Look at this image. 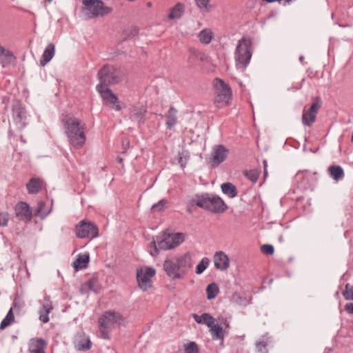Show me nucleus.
Instances as JSON below:
<instances>
[{
    "label": "nucleus",
    "instance_id": "1",
    "mask_svg": "<svg viewBox=\"0 0 353 353\" xmlns=\"http://www.w3.org/2000/svg\"><path fill=\"white\" fill-rule=\"evenodd\" d=\"M61 121L70 147L76 150L82 148L86 141L85 124L78 118L67 114H62Z\"/></svg>",
    "mask_w": 353,
    "mask_h": 353
},
{
    "label": "nucleus",
    "instance_id": "2",
    "mask_svg": "<svg viewBox=\"0 0 353 353\" xmlns=\"http://www.w3.org/2000/svg\"><path fill=\"white\" fill-rule=\"evenodd\" d=\"M163 266L170 279H183L192 266L191 254L185 252L179 256H171L164 261Z\"/></svg>",
    "mask_w": 353,
    "mask_h": 353
},
{
    "label": "nucleus",
    "instance_id": "3",
    "mask_svg": "<svg viewBox=\"0 0 353 353\" xmlns=\"http://www.w3.org/2000/svg\"><path fill=\"white\" fill-rule=\"evenodd\" d=\"M191 202L192 205L215 214L223 213L228 208L227 205L220 196L209 193L196 195Z\"/></svg>",
    "mask_w": 353,
    "mask_h": 353
},
{
    "label": "nucleus",
    "instance_id": "4",
    "mask_svg": "<svg viewBox=\"0 0 353 353\" xmlns=\"http://www.w3.org/2000/svg\"><path fill=\"white\" fill-rule=\"evenodd\" d=\"M252 56V40L248 37L241 38L239 40L234 52L236 68L244 70L249 65Z\"/></svg>",
    "mask_w": 353,
    "mask_h": 353
},
{
    "label": "nucleus",
    "instance_id": "5",
    "mask_svg": "<svg viewBox=\"0 0 353 353\" xmlns=\"http://www.w3.org/2000/svg\"><path fill=\"white\" fill-rule=\"evenodd\" d=\"M100 334L104 339H110V331L115 325H124L125 319L119 312H105L99 319Z\"/></svg>",
    "mask_w": 353,
    "mask_h": 353
},
{
    "label": "nucleus",
    "instance_id": "6",
    "mask_svg": "<svg viewBox=\"0 0 353 353\" xmlns=\"http://www.w3.org/2000/svg\"><path fill=\"white\" fill-rule=\"evenodd\" d=\"M82 4L81 12L88 19L103 17L112 12L102 0H82Z\"/></svg>",
    "mask_w": 353,
    "mask_h": 353
},
{
    "label": "nucleus",
    "instance_id": "7",
    "mask_svg": "<svg viewBox=\"0 0 353 353\" xmlns=\"http://www.w3.org/2000/svg\"><path fill=\"white\" fill-rule=\"evenodd\" d=\"M99 83L96 88L108 87L119 83L121 80V71L110 65H104L98 72Z\"/></svg>",
    "mask_w": 353,
    "mask_h": 353
},
{
    "label": "nucleus",
    "instance_id": "8",
    "mask_svg": "<svg viewBox=\"0 0 353 353\" xmlns=\"http://www.w3.org/2000/svg\"><path fill=\"white\" fill-rule=\"evenodd\" d=\"M214 102L219 108L227 105L232 98V90L228 84L222 79L216 78L214 80Z\"/></svg>",
    "mask_w": 353,
    "mask_h": 353
},
{
    "label": "nucleus",
    "instance_id": "9",
    "mask_svg": "<svg viewBox=\"0 0 353 353\" xmlns=\"http://www.w3.org/2000/svg\"><path fill=\"white\" fill-rule=\"evenodd\" d=\"M75 233L78 238L93 239L99 236V229L93 222L83 220L77 225Z\"/></svg>",
    "mask_w": 353,
    "mask_h": 353
},
{
    "label": "nucleus",
    "instance_id": "10",
    "mask_svg": "<svg viewBox=\"0 0 353 353\" xmlns=\"http://www.w3.org/2000/svg\"><path fill=\"white\" fill-rule=\"evenodd\" d=\"M185 240V235L183 233H167L163 234L162 238L157 242L158 248L166 250L174 248Z\"/></svg>",
    "mask_w": 353,
    "mask_h": 353
},
{
    "label": "nucleus",
    "instance_id": "11",
    "mask_svg": "<svg viewBox=\"0 0 353 353\" xmlns=\"http://www.w3.org/2000/svg\"><path fill=\"white\" fill-rule=\"evenodd\" d=\"M155 272L153 268L137 270V279L141 290L145 291L152 287L151 279L155 275Z\"/></svg>",
    "mask_w": 353,
    "mask_h": 353
},
{
    "label": "nucleus",
    "instance_id": "12",
    "mask_svg": "<svg viewBox=\"0 0 353 353\" xmlns=\"http://www.w3.org/2000/svg\"><path fill=\"white\" fill-rule=\"evenodd\" d=\"M321 100L319 97L314 99L310 108L304 110L302 115V123L305 126H311L316 121L317 113L321 107Z\"/></svg>",
    "mask_w": 353,
    "mask_h": 353
},
{
    "label": "nucleus",
    "instance_id": "13",
    "mask_svg": "<svg viewBox=\"0 0 353 353\" xmlns=\"http://www.w3.org/2000/svg\"><path fill=\"white\" fill-rule=\"evenodd\" d=\"M229 150L223 145H215L213 148L209 163L212 168L218 167L227 158Z\"/></svg>",
    "mask_w": 353,
    "mask_h": 353
},
{
    "label": "nucleus",
    "instance_id": "14",
    "mask_svg": "<svg viewBox=\"0 0 353 353\" xmlns=\"http://www.w3.org/2000/svg\"><path fill=\"white\" fill-rule=\"evenodd\" d=\"M14 210L16 217L19 221L27 223L32 219V210L26 202L17 203L14 207Z\"/></svg>",
    "mask_w": 353,
    "mask_h": 353
},
{
    "label": "nucleus",
    "instance_id": "15",
    "mask_svg": "<svg viewBox=\"0 0 353 353\" xmlns=\"http://www.w3.org/2000/svg\"><path fill=\"white\" fill-rule=\"evenodd\" d=\"M97 92L100 94L103 100L109 102L113 105V108L117 111H120L121 107L117 104L119 102L118 97L112 92V91L108 87H102L101 88H96Z\"/></svg>",
    "mask_w": 353,
    "mask_h": 353
},
{
    "label": "nucleus",
    "instance_id": "16",
    "mask_svg": "<svg viewBox=\"0 0 353 353\" xmlns=\"http://www.w3.org/2000/svg\"><path fill=\"white\" fill-rule=\"evenodd\" d=\"M13 119L18 128L21 130L26 126V112L21 104L17 103L12 108Z\"/></svg>",
    "mask_w": 353,
    "mask_h": 353
},
{
    "label": "nucleus",
    "instance_id": "17",
    "mask_svg": "<svg viewBox=\"0 0 353 353\" xmlns=\"http://www.w3.org/2000/svg\"><path fill=\"white\" fill-rule=\"evenodd\" d=\"M214 263L215 268L221 271L227 270L230 265L228 255L221 251L216 252L214 254Z\"/></svg>",
    "mask_w": 353,
    "mask_h": 353
},
{
    "label": "nucleus",
    "instance_id": "18",
    "mask_svg": "<svg viewBox=\"0 0 353 353\" xmlns=\"http://www.w3.org/2000/svg\"><path fill=\"white\" fill-rule=\"evenodd\" d=\"M146 109L141 106H133L130 109L129 118L135 122H137L139 125L143 124L145 121V115Z\"/></svg>",
    "mask_w": 353,
    "mask_h": 353
},
{
    "label": "nucleus",
    "instance_id": "19",
    "mask_svg": "<svg viewBox=\"0 0 353 353\" xmlns=\"http://www.w3.org/2000/svg\"><path fill=\"white\" fill-rule=\"evenodd\" d=\"M53 307L50 299V296H46L44 298L42 307L39 310V320L46 323L49 321V313L52 310Z\"/></svg>",
    "mask_w": 353,
    "mask_h": 353
},
{
    "label": "nucleus",
    "instance_id": "20",
    "mask_svg": "<svg viewBox=\"0 0 353 353\" xmlns=\"http://www.w3.org/2000/svg\"><path fill=\"white\" fill-rule=\"evenodd\" d=\"M46 343L42 339H32L29 343L30 353H45Z\"/></svg>",
    "mask_w": 353,
    "mask_h": 353
},
{
    "label": "nucleus",
    "instance_id": "21",
    "mask_svg": "<svg viewBox=\"0 0 353 353\" xmlns=\"http://www.w3.org/2000/svg\"><path fill=\"white\" fill-rule=\"evenodd\" d=\"M43 186V181L39 178H31L26 184L28 192L30 194L39 193Z\"/></svg>",
    "mask_w": 353,
    "mask_h": 353
},
{
    "label": "nucleus",
    "instance_id": "22",
    "mask_svg": "<svg viewBox=\"0 0 353 353\" xmlns=\"http://www.w3.org/2000/svg\"><path fill=\"white\" fill-rule=\"evenodd\" d=\"M55 52V46L52 43H50L46 47L44 52L40 59V65L45 66L53 58Z\"/></svg>",
    "mask_w": 353,
    "mask_h": 353
},
{
    "label": "nucleus",
    "instance_id": "23",
    "mask_svg": "<svg viewBox=\"0 0 353 353\" xmlns=\"http://www.w3.org/2000/svg\"><path fill=\"white\" fill-rule=\"evenodd\" d=\"M214 37V34L210 28H204L198 34V39L203 45L209 44Z\"/></svg>",
    "mask_w": 353,
    "mask_h": 353
},
{
    "label": "nucleus",
    "instance_id": "24",
    "mask_svg": "<svg viewBox=\"0 0 353 353\" xmlns=\"http://www.w3.org/2000/svg\"><path fill=\"white\" fill-rule=\"evenodd\" d=\"M192 316L194 321L199 324H205L208 327L212 325L214 323L215 320L213 316H212L208 313H203L201 315H198L196 314H193Z\"/></svg>",
    "mask_w": 353,
    "mask_h": 353
},
{
    "label": "nucleus",
    "instance_id": "25",
    "mask_svg": "<svg viewBox=\"0 0 353 353\" xmlns=\"http://www.w3.org/2000/svg\"><path fill=\"white\" fill-rule=\"evenodd\" d=\"M176 110L171 107L166 114V126L169 130L172 129L177 122Z\"/></svg>",
    "mask_w": 353,
    "mask_h": 353
},
{
    "label": "nucleus",
    "instance_id": "26",
    "mask_svg": "<svg viewBox=\"0 0 353 353\" xmlns=\"http://www.w3.org/2000/svg\"><path fill=\"white\" fill-rule=\"evenodd\" d=\"M221 188L223 193L230 199L234 198L237 196V189L232 183H224L221 185Z\"/></svg>",
    "mask_w": 353,
    "mask_h": 353
},
{
    "label": "nucleus",
    "instance_id": "27",
    "mask_svg": "<svg viewBox=\"0 0 353 353\" xmlns=\"http://www.w3.org/2000/svg\"><path fill=\"white\" fill-rule=\"evenodd\" d=\"M89 262V255L88 254H79L77 259L73 263V267L76 270L86 268Z\"/></svg>",
    "mask_w": 353,
    "mask_h": 353
},
{
    "label": "nucleus",
    "instance_id": "28",
    "mask_svg": "<svg viewBox=\"0 0 353 353\" xmlns=\"http://www.w3.org/2000/svg\"><path fill=\"white\" fill-rule=\"evenodd\" d=\"M183 12V4L178 3L170 10V14H168V19L171 20L180 19Z\"/></svg>",
    "mask_w": 353,
    "mask_h": 353
},
{
    "label": "nucleus",
    "instance_id": "29",
    "mask_svg": "<svg viewBox=\"0 0 353 353\" xmlns=\"http://www.w3.org/2000/svg\"><path fill=\"white\" fill-rule=\"evenodd\" d=\"M330 176L335 181H339L344 176V172L340 165H331L328 168Z\"/></svg>",
    "mask_w": 353,
    "mask_h": 353
},
{
    "label": "nucleus",
    "instance_id": "30",
    "mask_svg": "<svg viewBox=\"0 0 353 353\" xmlns=\"http://www.w3.org/2000/svg\"><path fill=\"white\" fill-rule=\"evenodd\" d=\"M210 332L211 333L213 340H223L224 334L222 327L219 324H214V323L209 327Z\"/></svg>",
    "mask_w": 353,
    "mask_h": 353
},
{
    "label": "nucleus",
    "instance_id": "31",
    "mask_svg": "<svg viewBox=\"0 0 353 353\" xmlns=\"http://www.w3.org/2000/svg\"><path fill=\"white\" fill-rule=\"evenodd\" d=\"M91 341L88 337H85L79 341L75 345V347L79 351H86L91 348Z\"/></svg>",
    "mask_w": 353,
    "mask_h": 353
},
{
    "label": "nucleus",
    "instance_id": "32",
    "mask_svg": "<svg viewBox=\"0 0 353 353\" xmlns=\"http://www.w3.org/2000/svg\"><path fill=\"white\" fill-rule=\"evenodd\" d=\"M219 287L215 283L209 284L206 288L207 299L208 300L214 299L219 293Z\"/></svg>",
    "mask_w": 353,
    "mask_h": 353
},
{
    "label": "nucleus",
    "instance_id": "33",
    "mask_svg": "<svg viewBox=\"0 0 353 353\" xmlns=\"http://www.w3.org/2000/svg\"><path fill=\"white\" fill-rule=\"evenodd\" d=\"M14 319V316L12 312V308L10 309L8 312L7 313L6 317L2 320L1 324H0V329L3 330L8 325H10Z\"/></svg>",
    "mask_w": 353,
    "mask_h": 353
},
{
    "label": "nucleus",
    "instance_id": "34",
    "mask_svg": "<svg viewBox=\"0 0 353 353\" xmlns=\"http://www.w3.org/2000/svg\"><path fill=\"white\" fill-rule=\"evenodd\" d=\"M230 300L232 303L240 305H245L250 303V302L245 298L241 296V295L237 292L232 294Z\"/></svg>",
    "mask_w": 353,
    "mask_h": 353
},
{
    "label": "nucleus",
    "instance_id": "35",
    "mask_svg": "<svg viewBox=\"0 0 353 353\" xmlns=\"http://www.w3.org/2000/svg\"><path fill=\"white\" fill-rule=\"evenodd\" d=\"M179 163H180L181 168H185L189 159H190V154L187 150H182L181 152H179Z\"/></svg>",
    "mask_w": 353,
    "mask_h": 353
},
{
    "label": "nucleus",
    "instance_id": "36",
    "mask_svg": "<svg viewBox=\"0 0 353 353\" xmlns=\"http://www.w3.org/2000/svg\"><path fill=\"white\" fill-rule=\"evenodd\" d=\"M168 201L166 199H161L157 203L152 206V210L155 212H160L163 211L167 207Z\"/></svg>",
    "mask_w": 353,
    "mask_h": 353
},
{
    "label": "nucleus",
    "instance_id": "37",
    "mask_svg": "<svg viewBox=\"0 0 353 353\" xmlns=\"http://www.w3.org/2000/svg\"><path fill=\"white\" fill-rule=\"evenodd\" d=\"M209 263L210 260L208 258H203L199 263L196 265V273L197 274H201L203 273L204 270L208 268Z\"/></svg>",
    "mask_w": 353,
    "mask_h": 353
},
{
    "label": "nucleus",
    "instance_id": "38",
    "mask_svg": "<svg viewBox=\"0 0 353 353\" xmlns=\"http://www.w3.org/2000/svg\"><path fill=\"white\" fill-rule=\"evenodd\" d=\"M342 294L345 300L353 301V286L347 283Z\"/></svg>",
    "mask_w": 353,
    "mask_h": 353
},
{
    "label": "nucleus",
    "instance_id": "39",
    "mask_svg": "<svg viewBox=\"0 0 353 353\" xmlns=\"http://www.w3.org/2000/svg\"><path fill=\"white\" fill-rule=\"evenodd\" d=\"M244 175L252 182L256 183L259 179V172L256 170H247Z\"/></svg>",
    "mask_w": 353,
    "mask_h": 353
},
{
    "label": "nucleus",
    "instance_id": "40",
    "mask_svg": "<svg viewBox=\"0 0 353 353\" xmlns=\"http://www.w3.org/2000/svg\"><path fill=\"white\" fill-rule=\"evenodd\" d=\"M10 220V214L7 212H0V227L7 226Z\"/></svg>",
    "mask_w": 353,
    "mask_h": 353
},
{
    "label": "nucleus",
    "instance_id": "41",
    "mask_svg": "<svg viewBox=\"0 0 353 353\" xmlns=\"http://www.w3.org/2000/svg\"><path fill=\"white\" fill-rule=\"evenodd\" d=\"M185 353H199V348L195 342H190L185 348Z\"/></svg>",
    "mask_w": 353,
    "mask_h": 353
},
{
    "label": "nucleus",
    "instance_id": "42",
    "mask_svg": "<svg viewBox=\"0 0 353 353\" xmlns=\"http://www.w3.org/2000/svg\"><path fill=\"white\" fill-rule=\"evenodd\" d=\"M46 204L43 201H39L37 204V214L41 216H46L49 212H46L43 210V208L45 207Z\"/></svg>",
    "mask_w": 353,
    "mask_h": 353
},
{
    "label": "nucleus",
    "instance_id": "43",
    "mask_svg": "<svg viewBox=\"0 0 353 353\" xmlns=\"http://www.w3.org/2000/svg\"><path fill=\"white\" fill-rule=\"evenodd\" d=\"M261 252L263 254L272 255L274 253V248L272 245L265 244L261 246Z\"/></svg>",
    "mask_w": 353,
    "mask_h": 353
},
{
    "label": "nucleus",
    "instance_id": "44",
    "mask_svg": "<svg viewBox=\"0 0 353 353\" xmlns=\"http://www.w3.org/2000/svg\"><path fill=\"white\" fill-rule=\"evenodd\" d=\"M197 6L200 9L208 10V6L210 0H195Z\"/></svg>",
    "mask_w": 353,
    "mask_h": 353
},
{
    "label": "nucleus",
    "instance_id": "45",
    "mask_svg": "<svg viewBox=\"0 0 353 353\" xmlns=\"http://www.w3.org/2000/svg\"><path fill=\"white\" fill-rule=\"evenodd\" d=\"M267 347V343L265 341H258L256 343V347L260 352H263Z\"/></svg>",
    "mask_w": 353,
    "mask_h": 353
},
{
    "label": "nucleus",
    "instance_id": "46",
    "mask_svg": "<svg viewBox=\"0 0 353 353\" xmlns=\"http://www.w3.org/2000/svg\"><path fill=\"white\" fill-rule=\"evenodd\" d=\"M0 56H4L6 57H12L13 54L11 51L6 50L3 46L0 45Z\"/></svg>",
    "mask_w": 353,
    "mask_h": 353
},
{
    "label": "nucleus",
    "instance_id": "47",
    "mask_svg": "<svg viewBox=\"0 0 353 353\" xmlns=\"http://www.w3.org/2000/svg\"><path fill=\"white\" fill-rule=\"evenodd\" d=\"M150 246H151V248H153V250L150 251V254L152 256H157L159 254V248H157V243H156V241L153 240L150 243Z\"/></svg>",
    "mask_w": 353,
    "mask_h": 353
},
{
    "label": "nucleus",
    "instance_id": "48",
    "mask_svg": "<svg viewBox=\"0 0 353 353\" xmlns=\"http://www.w3.org/2000/svg\"><path fill=\"white\" fill-rule=\"evenodd\" d=\"M96 279H90L88 283H85V285L89 288L90 290L96 292V290L94 288L96 285Z\"/></svg>",
    "mask_w": 353,
    "mask_h": 353
},
{
    "label": "nucleus",
    "instance_id": "49",
    "mask_svg": "<svg viewBox=\"0 0 353 353\" xmlns=\"http://www.w3.org/2000/svg\"><path fill=\"white\" fill-rule=\"evenodd\" d=\"M345 310L348 314H353V303H347L345 305Z\"/></svg>",
    "mask_w": 353,
    "mask_h": 353
},
{
    "label": "nucleus",
    "instance_id": "50",
    "mask_svg": "<svg viewBox=\"0 0 353 353\" xmlns=\"http://www.w3.org/2000/svg\"><path fill=\"white\" fill-rule=\"evenodd\" d=\"M190 52L191 53V57H196L199 54V52L195 49H191Z\"/></svg>",
    "mask_w": 353,
    "mask_h": 353
},
{
    "label": "nucleus",
    "instance_id": "51",
    "mask_svg": "<svg viewBox=\"0 0 353 353\" xmlns=\"http://www.w3.org/2000/svg\"><path fill=\"white\" fill-rule=\"evenodd\" d=\"M123 147H125H125H129V145H130V143H129V141H128V140H125V141H123Z\"/></svg>",
    "mask_w": 353,
    "mask_h": 353
},
{
    "label": "nucleus",
    "instance_id": "52",
    "mask_svg": "<svg viewBox=\"0 0 353 353\" xmlns=\"http://www.w3.org/2000/svg\"><path fill=\"white\" fill-rule=\"evenodd\" d=\"M263 175H264V178H265V179L268 176V170H267V168H264V169H263Z\"/></svg>",
    "mask_w": 353,
    "mask_h": 353
},
{
    "label": "nucleus",
    "instance_id": "53",
    "mask_svg": "<svg viewBox=\"0 0 353 353\" xmlns=\"http://www.w3.org/2000/svg\"><path fill=\"white\" fill-rule=\"evenodd\" d=\"M263 169L264 168H267V167H268V162H267L266 160H263Z\"/></svg>",
    "mask_w": 353,
    "mask_h": 353
},
{
    "label": "nucleus",
    "instance_id": "54",
    "mask_svg": "<svg viewBox=\"0 0 353 353\" xmlns=\"http://www.w3.org/2000/svg\"><path fill=\"white\" fill-rule=\"evenodd\" d=\"M117 161L118 163H121L123 162V159H122V158H121V157H118V158L117 159Z\"/></svg>",
    "mask_w": 353,
    "mask_h": 353
},
{
    "label": "nucleus",
    "instance_id": "55",
    "mask_svg": "<svg viewBox=\"0 0 353 353\" xmlns=\"http://www.w3.org/2000/svg\"><path fill=\"white\" fill-rule=\"evenodd\" d=\"M223 324L225 326V327H229V323L227 321H225Z\"/></svg>",
    "mask_w": 353,
    "mask_h": 353
},
{
    "label": "nucleus",
    "instance_id": "56",
    "mask_svg": "<svg viewBox=\"0 0 353 353\" xmlns=\"http://www.w3.org/2000/svg\"><path fill=\"white\" fill-rule=\"evenodd\" d=\"M20 140H21L23 143H26V141H25V139H23V137L22 135H21V136H20Z\"/></svg>",
    "mask_w": 353,
    "mask_h": 353
},
{
    "label": "nucleus",
    "instance_id": "57",
    "mask_svg": "<svg viewBox=\"0 0 353 353\" xmlns=\"http://www.w3.org/2000/svg\"><path fill=\"white\" fill-rule=\"evenodd\" d=\"M303 60H304V57L303 56H301L299 57V61L302 62V61H303Z\"/></svg>",
    "mask_w": 353,
    "mask_h": 353
},
{
    "label": "nucleus",
    "instance_id": "58",
    "mask_svg": "<svg viewBox=\"0 0 353 353\" xmlns=\"http://www.w3.org/2000/svg\"><path fill=\"white\" fill-rule=\"evenodd\" d=\"M351 142L353 143V132H352V137H351Z\"/></svg>",
    "mask_w": 353,
    "mask_h": 353
},
{
    "label": "nucleus",
    "instance_id": "59",
    "mask_svg": "<svg viewBox=\"0 0 353 353\" xmlns=\"http://www.w3.org/2000/svg\"><path fill=\"white\" fill-rule=\"evenodd\" d=\"M45 1H46V2H48V3H50V2H52V0H45Z\"/></svg>",
    "mask_w": 353,
    "mask_h": 353
}]
</instances>
